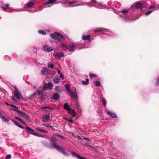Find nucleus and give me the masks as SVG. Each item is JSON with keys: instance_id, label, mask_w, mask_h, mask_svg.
<instances>
[{"instance_id": "obj_49", "label": "nucleus", "mask_w": 159, "mask_h": 159, "mask_svg": "<svg viewBox=\"0 0 159 159\" xmlns=\"http://www.w3.org/2000/svg\"><path fill=\"white\" fill-rule=\"evenodd\" d=\"M11 121L16 125H17L18 127L19 126V125L18 124V122H16L13 120H12Z\"/></svg>"}, {"instance_id": "obj_43", "label": "nucleus", "mask_w": 159, "mask_h": 159, "mask_svg": "<svg viewBox=\"0 0 159 159\" xmlns=\"http://www.w3.org/2000/svg\"><path fill=\"white\" fill-rule=\"evenodd\" d=\"M35 93H33L30 95V97L28 98L29 99H31L34 97Z\"/></svg>"}, {"instance_id": "obj_26", "label": "nucleus", "mask_w": 159, "mask_h": 159, "mask_svg": "<svg viewBox=\"0 0 159 159\" xmlns=\"http://www.w3.org/2000/svg\"><path fill=\"white\" fill-rule=\"evenodd\" d=\"M56 0H48V1L45 2L44 5H47L48 4H52Z\"/></svg>"}, {"instance_id": "obj_51", "label": "nucleus", "mask_w": 159, "mask_h": 159, "mask_svg": "<svg viewBox=\"0 0 159 159\" xmlns=\"http://www.w3.org/2000/svg\"><path fill=\"white\" fill-rule=\"evenodd\" d=\"M49 108V106H42L41 107V109H43L45 108Z\"/></svg>"}, {"instance_id": "obj_7", "label": "nucleus", "mask_w": 159, "mask_h": 159, "mask_svg": "<svg viewBox=\"0 0 159 159\" xmlns=\"http://www.w3.org/2000/svg\"><path fill=\"white\" fill-rule=\"evenodd\" d=\"M53 85L51 82H49L48 83H45V85L43 88V90L44 91L47 89L51 90L52 89Z\"/></svg>"}, {"instance_id": "obj_22", "label": "nucleus", "mask_w": 159, "mask_h": 159, "mask_svg": "<svg viewBox=\"0 0 159 159\" xmlns=\"http://www.w3.org/2000/svg\"><path fill=\"white\" fill-rule=\"evenodd\" d=\"M63 108L64 109L68 111L71 108L69 106L68 103H64Z\"/></svg>"}, {"instance_id": "obj_20", "label": "nucleus", "mask_w": 159, "mask_h": 159, "mask_svg": "<svg viewBox=\"0 0 159 159\" xmlns=\"http://www.w3.org/2000/svg\"><path fill=\"white\" fill-rule=\"evenodd\" d=\"M34 3L32 2H31L29 3H27L24 5L25 7H30L31 8L34 6Z\"/></svg>"}, {"instance_id": "obj_59", "label": "nucleus", "mask_w": 159, "mask_h": 159, "mask_svg": "<svg viewBox=\"0 0 159 159\" xmlns=\"http://www.w3.org/2000/svg\"><path fill=\"white\" fill-rule=\"evenodd\" d=\"M60 77L61 78H62V79H64V76H63V75H62V74H61L60 75Z\"/></svg>"}, {"instance_id": "obj_12", "label": "nucleus", "mask_w": 159, "mask_h": 159, "mask_svg": "<svg viewBox=\"0 0 159 159\" xmlns=\"http://www.w3.org/2000/svg\"><path fill=\"white\" fill-rule=\"evenodd\" d=\"M69 93H70V96L71 98L74 99L75 100H76L78 98V96L76 93V92L74 93L72 91H71Z\"/></svg>"}, {"instance_id": "obj_24", "label": "nucleus", "mask_w": 159, "mask_h": 159, "mask_svg": "<svg viewBox=\"0 0 159 159\" xmlns=\"http://www.w3.org/2000/svg\"><path fill=\"white\" fill-rule=\"evenodd\" d=\"M0 117L2 120L5 122H8V121L7 120H6L4 116L3 115L2 113L0 111Z\"/></svg>"}, {"instance_id": "obj_40", "label": "nucleus", "mask_w": 159, "mask_h": 159, "mask_svg": "<svg viewBox=\"0 0 159 159\" xmlns=\"http://www.w3.org/2000/svg\"><path fill=\"white\" fill-rule=\"evenodd\" d=\"M128 11V9H125L124 10H122L121 11H120V13L121 12L123 13L124 14H125Z\"/></svg>"}, {"instance_id": "obj_52", "label": "nucleus", "mask_w": 159, "mask_h": 159, "mask_svg": "<svg viewBox=\"0 0 159 159\" xmlns=\"http://www.w3.org/2000/svg\"><path fill=\"white\" fill-rule=\"evenodd\" d=\"M34 135L36 136H37L39 137H43L42 135H39L37 133H34Z\"/></svg>"}, {"instance_id": "obj_3", "label": "nucleus", "mask_w": 159, "mask_h": 159, "mask_svg": "<svg viewBox=\"0 0 159 159\" xmlns=\"http://www.w3.org/2000/svg\"><path fill=\"white\" fill-rule=\"evenodd\" d=\"M50 36L52 38L59 41H61L63 39V36L61 34L57 33L51 34Z\"/></svg>"}, {"instance_id": "obj_25", "label": "nucleus", "mask_w": 159, "mask_h": 159, "mask_svg": "<svg viewBox=\"0 0 159 159\" xmlns=\"http://www.w3.org/2000/svg\"><path fill=\"white\" fill-rule=\"evenodd\" d=\"M149 6L148 7V8H149ZM149 9V10L146 11L144 14L146 16H148L153 11V10H154L153 8Z\"/></svg>"}, {"instance_id": "obj_62", "label": "nucleus", "mask_w": 159, "mask_h": 159, "mask_svg": "<svg viewBox=\"0 0 159 159\" xmlns=\"http://www.w3.org/2000/svg\"><path fill=\"white\" fill-rule=\"evenodd\" d=\"M58 74H59V75H60L61 74V71L59 70L58 71Z\"/></svg>"}, {"instance_id": "obj_16", "label": "nucleus", "mask_w": 159, "mask_h": 159, "mask_svg": "<svg viewBox=\"0 0 159 159\" xmlns=\"http://www.w3.org/2000/svg\"><path fill=\"white\" fill-rule=\"evenodd\" d=\"M68 113L71 115L73 117H75L76 115V113L74 109H72L71 108L68 111Z\"/></svg>"}, {"instance_id": "obj_39", "label": "nucleus", "mask_w": 159, "mask_h": 159, "mask_svg": "<svg viewBox=\"0 0 159 159\" xmlns=\"http://www.w3.org/2000/svg\"><path fill=\"white\" fill-rule=\"evenodd\" d=\"M20 112H19L18 113L20 114V115L21 116H25L26 113L24 112H22L20 110Z\"/></svg>"}, {"instance_id": "obj_33", "label": "nucleus", "mask_w": 159, "mask_h": 159, "mask_svg": "<svg viewBox=\"0 0 159 159\" xmlns=\"http://www.w3.org/2000/svg\"><path fill=\"white\" fill-rule=\"evenodd\" d=\"M94 82L96 86H99L101 84V83L98 81H95Z\"/></svg>"}, {"instance_id": "obj_58", "label": "nucleus", "mask_w": 159, "mask_h": 159, "mask_svg": "<svg viewBox=\"0 0 159 159\" xmlns=\"http://www.w3.org/2000/svg\"><path fill=\"white\" fill-rule=\"evenodd\" d=\"M84 145L85 146H90V147H91V146L89 145V144L88 143H85V144H84Z\"/></svg>"}, {"instance_id": "obj_21", "label": "nucleus", "mask_w": 159, "mask_h": 159, "mask_svg": "<svg viewBox=\"0 0 159 159\" xmlns=\"http://www.w3.org/2000/svg\"><path fill=\"white\" fill-rule=\"evenodd\" d=\"M52 97L53 99L57 101L59 98L60 96L59 95V93H56L53 94Z\"/></svg>"}, {"instance_id": "obj_34", "label": "nucleus", "mask_w": 159, "mask_h": 159, "mask_svg": "<svg viewBox=\"0 0 159 159\" xmlns=\"http://www.w3.org/2000/svg\"><path fill=\"white\" fill-rule=\"evenodd\" d=\"M38 33L40 34L43 35H45L46 34V32L43 30H39Z\"/></svg>"}, {"instance_id": "obj_56", "label": "nucleus", "mask_w": 159, "mask_h": 159, "mask_svg": "<svg viewBox=\"0 0 159 159\" xmlns=\"http://www.w3.org/2000/svg\"><path fill=\"white\" fill-rule=\"evenodd\" d=\"M13 87L14 88V89L15 90V91H17L19 90L18 88L16 87V86H13Z\"/></svg>"}, {"instance_id": "obj_44", "label": "nucleus", "mask_w": 159, "mask_h": 159, "mask_svg": "<svg viewBox=\"0 0 159 159\" xmlns=\"http://www.w3.org/2000/svg\"><path fill=\"white\" fill-rule=\"evenodd\" d=\"M37 92L38 94L39 95H41L43 94V92L41 90H38Z\"/></svg>"}, {"instance_id": "obj_50", "label": "nucleus", "mask_w": 159, "mask_h": 159, "mask_svg": "<svg viewBox=\"0 0 159 159\" xmlns=\"http://www.w3.org/2000/svg\"><path fill=\"white\" fill-rule=\"evenodd\" d=\"M89 76L91 78H92L93 77H97L95 75H94V74H90Z\"/></svg>"}, {"instance_id": "obj_10", "label": "nucleus", "mask_w": 159, "mask_h": 159, "mask_svg": "<svg viewBox=\"0 0 159 159\" xmlns=\"http://www.w3.org/2000/svg\"><path fill=\"white\" fill-rule=\"evenodd\" d=\"M42 49L48 52H51L54 50V48L52 47L48 46L47 45H44Z\"/></svg>"}, {"instance_id": "obj_8", "label": "nucleus", "mask_w": 159, "mask_h": 159, "mask_svg": "<svg viewBox=\"0 0 159 159\" xmlns=\"http://www.w3.org/2000/svg\"><path fill=\"white\" fill-rule=\"evenodd\" d=\"M13 93L14 95L17 99H23V98L20 91H14Z\"/></svg>"}, {"instance_id": "obj_36", "label": "nucleus", "mask_w": 159, "mask_h": 159, "mask_svg": "<svg viewBox=\"0 0 159 159\" xmlns=\"http://www.w3.org/2000/svg\"><path fill=\"white\" fill-rule=\"evenodd\" d=\"M48 66L49 67H51V68L53 69L54 68V66L52 64L51 62H48Z\"/></svg>"}, {"instance_id": "obj_37", "label": "nucleus", "mask_w": 159, "mask_h": 159, "mask_svg": "<svg viewBox=\"0 0 159 159\" xmlns=\"http://www.w3.org/2000/svg\"><path fill=\"white\" fill-rule=\"evenodd\" d=\"M89 80L88 79H86V81H82V83L85 85H87L88 84Z\"/></svg>"}, {"instance_id": "obj_5", "label": "nucleus", "mask_w": 159, "mask_h": 159, "mask_svg": "<svg viewBox=\"0 0 159 159\" xmlns=\"http://www.w3.org/2000/svg\"><path fill=\"white\" fill-rule=\"evenodd\" d=\"M77 45V44L76 43H72L70 44L69 46H68V48L66 50L68 49L70 52H73L76 49H80L79 48H78Z\"/></svg>"}, {"instance_id": "obj_18", "label": "nucleus", "mask_w": 159, "mask_h": 159, "mask_svg": "<svg viewBox=\"0 0 159 159\" xmlns=\"http://www.w3.org/2000/svg\"><path fill=\"white\" fill-rule=\"evenodd\" d=\"M61 89V86H56L55 88V91L56 93H60Z\"/></svg>"}, {"instance_id": "obj_9", "label": "nucleus", "mask_w": 159, "mask_h": 159, "mask_svg": "<svg viewBox=\"0 0 159 159\" xmlns=\"http://www.w3.org/2000/svg\"><path fill=\"white\" fill-rule=\"evenodd\" d=\"M53 55L57 59L60 58L61 57H63L64 56V53L61 52H54L53 53Z\"/></svg>"}, {"instance_id": "obj_60", "label": "nucleus", "mask_w": 159, "mask_h": 159, "mask_svg": "<svg viewBox=\"0 0 159 159\" xmlns=\"http://www.w3.org/2000/svg\"><path fill=\"white\" fill-rule=\"evenodd\" d=\"M18 127L23 129H24V128L21 125H19Z\"/></svg>"}, {"instance_id": "obj_48", "label": "nucleus", "mask_w": 159, "mask_h": 159, "mask_svg": "<svg viewBox=\"0 0 159 159\" xmlns=\"http://www.w3.org/2000/svg\"><path fill=\"white\" fill-rule=\"evenodd\" d=\"M16 109L17 108H12L11 109V110H13L14 111H16L18 113L19 112H20V110H17Z\"/></svg>"}, {"instance_id": "obj_55", "label": "nucleus", "mask_w": 159, "mask_h": 159, "mask_svg": "<svg viewBox=\"0 0 159 159\" xmlns=\"http://www.w3.org/2000/svg\"><path fill=\"white\" fill-rule=\"evenodd\" d=\"M26 11H30L31 12H34L35 11L34 10H33L32 9H28V10H26Z\"/></svg>"}, {"instance_id": "obj_29", "label": "nucleus", "mask_w": 159, "mask_h": 159, "mask_svg": "<svg viewBox=\"0 0 159 159\" xmlns=\"http://www.w3.org/2000/svg\"><path fill=\"white\" fill-rule=\"evenodd\" d=\"M65 87L66 89V91L68 92L69 93L71 91L70 89V85L68 84H65Z\"/></svg>"}, {"instance_id": "obj_32", "label": "nucleus", "mask_w": 159, "mask_h": 159, "mask_svg": "<svg viewBox=\"0 0 159 159\" xmlns=\"http://www.w3.org/2000/svg\"><path fill=\"white\" fill-rule=\"evenodd\" d=\"M60 46L62 48H65L66 49L68 48V46H67L66 44L63 43H60Z\"/></svg>"}, {"instance_id": "obj_27", "label": "nucleus", "mask_w": 159, "mask_h": 159, "mask_svg": "<svg viewBox=\"0 0 159 159\" xmlns=\"http://www.w3.org/2000/svg\"><path fill=\"white\" fill-rule=\"evenodd\" d=\"M36 130H37L41 132H43V133H48V131L45 129H40L39 128H36Z\"/></svg>"}, {"instance_id": "obj_1", "label": "nucleus", "mask_w": 159, "mask_h": 159, "mask_svg": "<svg viewBox=\"0 0 159 159\" xmlns=\"http://www.w3.org/2000/svg\"><path fill=\"white\" fill-rule=\"evenodd\" d=\"M50 143L53 148H56L58 151L62 153L64 155L69 157V155L60 146L57 145V139L54 137H52L50 139Z\"/></svg>"}, {"instance_id": "obj_23", "label": "nucleus", "mask_w": 159, "mask_h": 159, "mask_svg": "<svg viewBox=\"0 0 159 159\" xmlns=\"http://www.w3.org/2000/svg\"><path fill=\"white\" fill-rule=\"evenodd\" d=\"M135 6L138 9L142 7L141 2L140 1L137 2L135 3Z\"/></svg>"}, {"instance_id": "obj_46", "label": "nucleus", "mask_w": 159, "mask_h": 159, "mask_svg": "<svg viewBox=\"0 0 159 159\" xmlns=\"http://www.w3.org/2000/svg\"><path fill=\"white\" fill-rule=\"evenodd\" d=\"M155 85L156 86H157L159 85V77H158L157 80L155 84Z\"/></svg>"}, {"instance_id": "obj_13", "label": "nucleus", "mask_w": 159, "mask_h": 159, "mask_svg": "<svg viewBox=\"0 0 159 159\" xmlns=\"http://www.w3.org/2000/svg\"><path fill=\"white\" fill-rule=\"evenodd\" d=\"M107 114L111 118H117V116L116 114L111 111L107 110Z\"/></svg>"}, {"instance_id": "obj_15", "label": "nucleus", "mask_w": 159, "mask_h": 159, "mask_svg": "<svg viewBox=\"0 0 159 159\" xmlns=\"http://www.w3.org/2000/svg\"><path fill=\"white\" fill-rule=\"evenodd\" d=\"M90 37L91 36L90 35H83L82 39L84 40H87L89 42H90L91 41Z\"/></svg>"}, {"instance_id": "obj_57", "label": "nucleus", "mask_w": 159, "mask_h": 159, "mask_svg": "<svg viewBox=\"0 0 159 159\" xmlns=\"http://www.w3.org/2000/svg\"><path fill=\"white\" fill-rule=\"evenodd\" d=\"M10 105L12 107H14L16 108H17V107L16 106H15L14 105L11 104H10Z\"/></svg>"}, {"instance_id": "obj_30", "label": "nucleus", "mask_w": 159, "mask_h": 159, "mask_svg": "<svg viewBox=\"0 0 159 159\" xmlns=\"http://www.w3.org/2000/svg\"><path fill=\"white\" fill-rule=\"evenodd\" d=\"M74 2V4H72V6L71 7H77L80 6V4L79 3L75 4V3H77L79 2L78 1H75L74 2Z\"/></svg>"}, {"instance_id": "obj_2", "label": "nucleus", "mask_w": 159, "mask_h": 159, "mask_svg": "<svg viewBox=\"0 0 159 159\" xmlns=\"http://www.w3.org/2000/svg\"><path fill=\"white\" fill-rule=\"evenodd\" d=\"M94 32L95 33H100L102 34H107L111 36H113V33L110 31L109 30L103 28L96 30L94 31Z\"/></svg>"}, {"instance_id": "obj_41", "label": "nucleus", "mask_w": 159, "mask_h": 159, "mask_svg": "<svg viewBox=\"0 0 159 159\" xmlns=\"http://www.w3.org/2000/svg\"><path fill=\"white\" fill-rule=\"evenodd\" d=\"M25 119L26 120H29L30 119L29 116L25 114V116H23Z\"/></svg>"}, {"instance_id": "obj_63", "label": "nucleus", "mask_w": 159, "mask_h": 159, "mask_svg": "<svg viewBox=\"0 0 159 159\" xmlns=\"http://www.w3.org/2000/svg\"><path fill=\"white\" fill-rule=\"evenodd\" d=\"M11 99L12 100H13V101H15L16 100L15 99V98L14 97H12V98H11Z\"/></svg>"}, {"instance_id": "obj_4", "label": "nucleus", "mask_w": 159, "mask_h": 159, "mask_svg": "<svg viewBox=\"0 0 159 159\" xmlns=\"http://www.w3.org/2000/svg\"><path fill=\"white\" fill-rule=\"evenodd\" d=\"M90 2L93 3L94 4L93 5L94 7L99 9H102L103 8V7H106L105 5H103L102 3H98L95 0H91Z\"/></svg>"}, {"instance_id": "obj_42", "label": "nucleus", "mask_w": 159, "mask_h": 159, "mask_svg": "<svg viewBox=\"0 0 159 159\" xmlns=\"http://www.w3.org/2000/svg\"><path fill=\"white\" fill-rule=\"evenodd\" d=\"M80 3L79 4H80V6H84L86 5V2H79Z\"/></svg>"}, {"instance_id": "obj_35", "label": "nucleus", "mask_w": 159, "mask_h": 159, "mask_svg": "<svg viewBox=\"0 0 159 159\" xmlns=\"http://www.w3.org/2000/svg\"><path fill=\"white\" fill-rule=\"evenodd\" d=\"M43 126L46 127H50L52 129H54L53 126H52V125L50 124H47V125L44 124L43 125Z\"/></svg>"}, {"instance_id": "obj_17", "label": "nucleus", "mask_w": 159, "mask_h": 159, "mask_svg": "<svg viewBox=\"0 0 159 159\" xmlns=\"http://www.w3.org/2000/svg\"><path fill=\"white\" fill-rule=\"evenodd\" d=\"M25 129L26 130V131L28 133H30L31 134H32L34 135V133H35L34 132V130L30 128V127L26 126L25 128Z\"/></svg>"}, {"instance_id": "obj_53", "label": "nucleus", "mask_w": 159, "mask_h": 159, "mask_svg": "<svg viewBox=\"0 0 159 159\" xmlns=\"http://www.w3.org/2000/svg\"><path fill=\"white\" fill-rule=\"evenodd\" d=\"M66 120H67L68 122L69 123H72L73 122V121L72 120H67L66 119H65Z\"/></svg>"}, {"instance_id": "obj_45", "label": "nucleus", "mask_w": 159, "mask_h": 159, "mask_svg": "<svg viewBox=\"0 0 159 159\" xmlns=\"http://www.w3.org/2000/svg\"><path fill=\"white\" fill-rule=\"evenodd\" d=\"M90 3L91 2H86V5H88V6L89 7H94V6L93 5H92L91 4H90Z\"/></svg>"}, {"instance_id": "obj_38", "label": "nucleus", "mask_w": 159, "mask_h": 159, "mask_svg": "<svg viewBox=\"0 0 159 159\" xmlns=\"http://www.w3.org/2000/svg\"><path fill=\"white\" fill-rule=\"evenodd\" d=\"M102 101L103 102V104L104 106L105 107H106V104L107 103V101L104 98H103L102 99Z\"/></svg>"}, {"instance_id": "obj_14", "label": "nucleus", "mask_w": 159, "mask_h": 159, "mask_svg": "<svg viewBox=\"0 0 159 159\" xmlns=\"http://www.w3.org/2000/svg\"><path fill=\"white\" fill-rule=\"evenodd\" d=\"M50 117L49 114H47L43 116L42 118L43 121L44 122L48 121L50 119Z\"/></svg>"}, {"instance_id": "obj_11", "label": "nucleus", "mask_w": 159, "mask_h": 159, "mask_svg": "<svg viewBox=\"0 0 159 159\" xmlns=\"http://www.w3.org/2000/svg\"><path fill=\"white\" fill-rule=\"evenodd\" d=\"M49 70L48 68H43L41 71V74L42 75H46L49 73Z\"/></svg>"}, {"instance_id": "obj_47", "label": "nucleus", "mask_w": 159, "mask_h": 159, "mask_svg": "<svg viewBox=\"0 0 159 159\" xmlns=\"http://www.w3.org/2000/svg\"><path fill=\"white\" fill-rule=\"evenodd\" d=\"M11 158V155L10 154H8L5 157V159H10Z\"/></svg>"}, {"instance_id": "obj_61", "label": "nucleus", "mask_w": 159, "mask_h": 159, "mask_svg": "<svg viewBox=\"0 0 159 159\" xmlns=\"http://www.w3.org/2000/svg\"><path fill=\"white\" fill-rule=\"evenodd\" d=\"M49 108L50 109V110H53L54 109V108H53V107H49V108Z\"/></svg>"}, {"instance_id": "obj_54", "label": "nucleus", "mask_w": 159, "mask_h": 159, "mask_svg": "<svg viewBox=\"0 0 159 159\" xmlns=\"http://www.w3.org/2000/svg\"><path fill=\"white\" fill-rule=\"evenodd\" d=\"M1 7L4 10V11H7V8H6L5 7L1 6Z\"/></svg>"}, {"instance_id": "obj_19", "label": "nucleus", "mask_w": 159, "mask_h": 159, "mask_svg": "<svg viewBox=\"0 0 159 159\" xmlns=\"http://www.w3.org/2000/svg\"><path fill=\"white\" fill-rule=\"evenodd\" d=\"M60 78L58 76L56 75L54 77L53 81L55 84H57L60 83Z\"/></svg>"}, {"instance_id": "obj_28", "label": "nucleus", "mask_w": 159, "mask_h": 159, "mask_svg": "<svg viewBox=\"0 0 159 159\" xmlns=\"http://www.w3.org/2000/svg\"><path fill=\"white\" fill-rule=\"evenodd\" d=\"M149 8H153L154 9H157L159 8V5H156L155 6L151 5L149 7Z\"/></svg>"}, {"instance_id": "obj_64", "label": "nucleus", "mask_w": 159, "mask_h": 159, "mask_svg": "<svg viewBox=\"0 0 159 159\" xmlns=\"http://www.w3.org/2000/svg\"><path fill=\"white\" fill-rule=\"evenodd\" d=\"M9 6V4H6L5 5V6L6 7H7Z\"/></svg>"}, {"instance_id": "obj_31", "label": "nucleus", "mask_w": 159, "mask_h": 159, "mask_svg": "<svg viewBox=\"0 0 159 159\" xmlns=\"http://www.w3.org/2000/svg\"><path fill=\"white\" fill-rule=\"evenodd\" d=\"M15 118L16 119H17L19 121L21 122L24 125H26V123L25 122H24L21 118L17 116H16Z\"/></svg>"}, {"instance_id": "obj_6", "label": "nucleus", "mask_w": 159, "mask_h": 159, "mask_svg": "<svg viewBox=\"0 0 159 159\" xmlns=\"http://www.w3.org/2000/svg\"><path fill=\"white\" fill-rule=\"evenodd\" d=\"M61 3L63 4V6L64 7H70L72 6V4H74V2L72 1H69L68 0H66L61 1Z\"/></svg>"}]
</instances>
